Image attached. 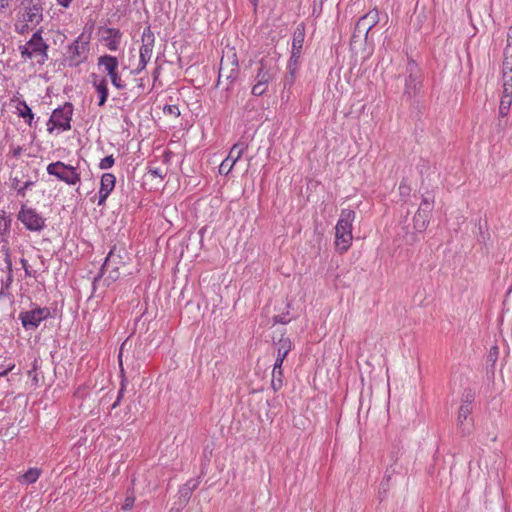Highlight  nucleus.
<instances>
[{"mask_svg":"<svg viewBox=\"0 0 512 512\" xmlns=\"http://www.w3.org/2000/svg\"><path fill=\"white\" fill-rule=\"evenodd\" d=\"M509 73L506 75L505 80L502 84V94L501 97H512V79Z\"/></svg>","mask_w":512,"mask_h":512,"instance_id":"30","label":"nucleus"},{"mask_svg":"<svg viewBox=\"0 0 512 512\" xmlns=\"http://www.w3.org/2000/svg\"><path fill=\"white\" fill-rule=\"evenodd\" d=\"M12 102H17L16 110L19 117L23 118L25 122L31 126L32 122L34 120V113L32 112L31 108L28 106L25 100H20L17 97H14Z\"/></svg>","mask_w":512,"mask_h":512,"instance_id":"21","label":"nucleus"},{"mask_svg":"<svg viewBox=\"0 0 512 512\" xmlns=\"http://www.w3.org/2000/svg\"><path fill=\"white\" fill-rule=\"evenodd\" d=\"M463 403L462 404H469V407H471V404L473 402V395L468 392L464 395Z\"/></svg>","mask_w":512,"mask_h":512,"instance_id":"51","label":"nucleus"},{"mask_svg":"<svg viewBox=\"0 0 512 512\" xmlns=\"http://www.w3.org/2000/svg\"><path fill=\"white\" fill-rule=\"evenodd\" d=\"M114 163L115 159L113 155H108L101 160V162L99 163V168L102 170H106L111 168L114 165Z\"/></svg>","mask_w":512,"mask_h":512,"instance_id":"34","label":"nucleus"},{"mask_svg":"<svg viewBox=\"0 0 512 512\" xmlns=\"http://www.w3.org/2000/svg\"><path fill=\"white\" fill-rule=\"evenodd\" d=\"M399 190H400L401 195H404V194H409L410 189L408 186L401 183L399 186Z\"/></svg>","mask_w":512,"mask_h":512,"instance_id":"56","label":"nucleus"},{"mask_svg":"<svg viewBox=\"0 0 512 512\" xmlns=\"http://www.w3.org/2000/svg\"><path fill=\"white\" fill-rule=\"evenodd\" d=\"M127 258V252L125 251V249L123 247H118L114 245L110 249L108 255L106 256L98 276L94 278L93 284H95L98 281V279H100L103 276L104 272L109 268H111V270L109 271V274L105 279V281L108 282L107 285H110L112 282L117 281L120 277L119 270L122 266L126 264Z\"/></svg>","mask_w":512,"mask_h":512,"instance_id":"2","label":"nucleus"},{"mask_svg":"<svg viewBox=\"0 0 512 512\" xmlns=\"http://www.w3.org/2000/svg\"><path fill=\"white\" fill-rule=\"evenodd\" d=\"M393 472H394V470L390 471L389 468L385 472V475H384L383 480L381 482V487L383 488L384 491H386L388 486H389V481L391 479V475H392Z\"/></svg>","mask_w":512,"mask_h":512,"instance_id":"39","label":"nucleus"},{"mask_svg":"<svg viewBox=\"0 0 512 512\" xmlns=\"http://www.w3.org/2000/svg\"><path fill=\"white\" fill-rule=\"evenodd\" d=\"M251 2L256 5L257 0H251Z\"/></svg>","mask_w":512,"mask_h":512,"instance_id":"64","label":"nucleus"},{"mask_svg":"<svg viewBox=\"0 0 512 512\" xmlns=\"http://www.w3.org/2000/svg\"><path fill=\"white\" fill-rule=\"evenodd\" d=\"M118 357H119V361L121 362V357H122V353L121 352L119 353Z\"/></svg>","mask_w":512,"mask_h":512,"instance_id":"63","label":"nucleus"},{"mask_svg":"<svg viewBox=\"0 0 512 512\" xmlns=\"http://www.w3.org/2000/svg\"><path fill=\"white\" fill-rule=\"evenodd\" d=\"M103 41L110 51H117L121 42L122 33L116 28H104Z\"/></svg>","mask_w":512,"mask_h":512,"instance_id":"19","label":"nucleus"},{"mask_svg":"<svg viewBox=\"0 0 512 512\" xmlns=\"http://www.w3.org/2000/svg\"><path fill=\"white\" fill-rule=\"evenodd\" d=\"M398 453H399V448L397 449V451H392L391 452V459L396 462L398 460Z\"/></svg>","mask_w":512,"mask_h":512,"instance_id":"59","label":"nucleus"},{"mask_svg":"<svg viewBox=\"0 0 512 512\" xmlns=\"http://www.w3.org/2000/svg\"><path fill=\"white\" fill-rule=\"evenodd\" d=\"M5 263H6L8 271L11 272L12 271V262H11V259H10V254H9V249L8 248L6 249V253H5Z\"/></svg>","mask_w":512,"mask_h":512,"instance_id":"47","label":"nucleus"},{"mask_svg":"<svg viewBox=\"0 0 512 512\" xmlns=\"http://www.w3.org/2000/svg\"><path fill=\"white\" fill-rule=\"evenodd\" d=\"M405 87L404 95L409 98L417 96L422 89L423 74L419 65L413 60L409 59L405 69Z\"/></svg>","mask_w":512,"mask_h":512,"instance_id":"4","label":"nucleus"},{"mask_svg":"<svg viewBox=\"0 0 512 512\" xmlns=\"http://www.w3.org/2000/svg\"><path fill=\"white\" fill-rule=\"evenodd\" d=\"M68 56L66 58L70 67H77L87 59L88 42L82 41V36H79L68 46Z\"/></svg>","mask_w":512,"mask_h":512,"instance_id":"12","label":"nucleus"},{"mask_svg":"<svg viewBox=\"0 0 512 512\" xmlns=\"http://www.w3.org/2000/svg\"><path fill=\"white\" fill-rule=\"evenodd\" d=\"M274 320L276 323H281V324H287L290 321V319H288L284 315H277L274 317Z\"/></svg>","mask_w":512,"mask_h":512,"instance_id":"49","label":"nucleus"},{"mask_svg":"<svg viewBox=\"0 0 512 512\" xmlns=\"http://www.w3.org/2000/svg\"><path fill=\"white\" fill-rule=\"evenodd\" d=\"M98 66L104 67L107 76H109L111 83L115 88L121 90L126 87V84L121 79V76L118 72L119 62L115 56L108 54L100 56L98 58Z\"/></svg>","mask_w":512,"mask_h":512,"instance_id":"11","label":"nucleus"},{"mask_svg":"<svg viewBox=\"0 0 512 512\" xmlns=\"http://www.w3.org/2000/svg\"><path fill=\"white\" fill-rule=\"evenodd\" d=\"M323 0H313L312 2V16L319 17L322 13Z\"/></svg>","mask_w":512,"mask_h":512,"instance_id":"37","label":"nucleus"},{"mask_svg":"<svg viewBox=\"0 0 512 512\" xmlns=\"http://www.w3.org/2000/svg\"><path fill=\"white\" fill-rule=\"evenodd\" d=\"M168 113L178 116L180 114L179 108L175 105H168L167 106Z\"/></svg>","mask_w":512,"mask_h":512,"instance_id":"48","label":"nucleus"},{"mask_svg":"<svg viewBox=\"0 0 512 512\" xmlns=\"http://www.w3.org/2000/svg\"><path fill=\"white\" fill-rule=\"evenodd\" d=\"M134 501H135L134 496H132V495L126 496L125 501L122 505V509L125 511L131 510L133 508Z\"/></svg>","mask_w":512,"mask_h":512,"instance_id":"40","label":"nucleus"},{"mask_svg":"<svg viewBox=\"0 0 512 512\" xmlns=\"http://www.w3.org/2000/svg\"><path fill=\"white\" fill-rule=\"evenodd\" d=\"M73 110V105L70 102H66L63 106L56 108L48 121V126L50 123H53L52 127H48V131L51 133L54 127H58L63 131L70 130Z\"/></svg>","mask_w":512,"mask_h":512,"instance_id":"9","label":"nucleus"},{"mask_svg":"<svg viewBox=\"0 0 512 512\" xmlns=\"http://www.w3.org/2000/svg\"><path fill=\"white\" fill-rule=\"evenodd\" d=\"M191 495L192 494L189 487H180L178 491V500L175 502V504H180V508H184L188 504Z\"/></svg>","mask_w":512,"mask_h":512,"instance_id":"27","label":"nucleus"},{"mask_svg":"<svg viewBox=\"0 0 512 512\" xmlns=\"http://www.w3.org/2000/svg\"><path fill=\"white\" fill-rule=\"evenodd\" d=\"M247 148L248 145L245 142H237L232 146L228 156L225 159L233 162V165H235V163L242 157Z\"/></svg>","mask_w":512,"mask_h":512,"instance_id":"25","label":"nucleus"},{"mask_svg":"<svg viewBox=\"0 0 512 512\" xmlns=\"http://www.w3.org/2000/svg\"><path fill=\"white\" fill-rule=\"evenodd\" d=\"M29 24L30 23H26L22 26L21 30H20V33H24L26 32L28 29H29Z\"/></svg>","mask_w":512,"mask_h":512,"instance_id":"62","label":"nucleus"},{"mask_svg":"<svg viewBox=\"0 0 512 512\" xmlns=\"http://www.w3.org/2000/svg\"><path fill=\"white\" fill-rule=\"evenodd\" d=\"M272 378L273 379L283 380V370H282V367H280V368H275V366L273 367Z\"/></svg>","mask_w":512,"mask_h":512,"instance_id":"44","label":"nucleus"},{"mask_svg":"<svg viewBox=\"0 0 512 512\" xmlns=\"http://www.w3.org/2000/svg\"><path fill=\"white\" fill-rule=\"evenodd\" d=\"M36 181H33V180H27L24 182V184L22 186H24V189H31L34 185H35Z\"/></svg>","mask_w":512,"mask_h":512,"instance_id":"55","label":"nucleus"},{"mask_svg":"<svg viewBox=\"0 0 512 512\" xmlns=\"http://www.w3.org/2000/svg\"><path fill=\"white\" fill-rule=\"evenodd\" d=\"M46 170L49 175L55 176L68 185H76L80 182V174L77 172V168L62 161L48 164Z\"/></svg>","mask_w":512,"mask_h":512,"instance_id":"7","label":"nucleus"},{"mask_svg":"<svg viewBox=\"0 0 512 512\" xmlns=\"http://www.w3.org/2000/svg\"><path fill=\"white\" fill-rule=\"evenodd\" d=\"M6 7H8V0H0V10H4Z\"/></svg>","mask_w":512,"mask_h":512,"instance_id":"61","label":"nucleus"},{"mask_svg":"<svg viewBox=\"0 0 512 512\" xmlns=\"http://www.w3.org/2000/svg\"><path fill=\"white\" fill-rule=\"evenodd\" d=\"M41 474V470L38 468L28 469L20 478V481L24 484H32L37 481Z\"/></svg>","mask_w":512,"mask_h":512,"instance_id":"26","label":"nucleus"},{"mask_svg":"<svg viewBox=\"0 0 512 512\" xmlns=\"http://www.w3.org/2000/svg\"><path fill=\"white\" fill-rule=\"evenodd\" d=\"M72 1L73 0H57V3L64 8H68L71 5Z\"/></svg>","mask_w":512,"mask_h":512,"instance_id":"54","label":"nucleus"},{"mask_svg":"<svg viewBox=\"0 0 512 512\" xmlns=\"http://www.w3.org/2000/svg\"><path fill=\"white\" fill-rule=\"evenodd\" d=\"M27 189H24V186L19 187L16 192L19 197L24 198L26 196Z\"/></svg>","mask_w":512,"mask_h":512,"instance_id":"57","label":"nucleus"},{"mask_svg":"<svg viewBox=\"0 0 512 512\" xmlns=\"http://www.w3.org/2000/svg\"><path fill=\"white\" fill-rule=\"evenodd\" d=\"M416 167L421 176V191L425 187L430 186L432 176H435L437 174V169L435 165L431 164L428 160L422 158L419 160Z\"/></svg>","mask_w":512,"mask_h":512,"instance_id":"16","label":"nucleus"},{"mask_svg":"<svg viewBox=\"0 0 512 512\" xmlns=\"http://www.w3.org/2000/svg\"><path fill=\"white\" fill-rule=\"evenodd\" d=\"M20 263L22 265V268L25 270V274L26 276H32L30 270H29V265H28V261L24 258H21L20 259Z\"/></svg>","mask_w":512,"mask_h":512,"instance_id":"46","label":"nucleus"},{"mask_svg":"<svg viewBox=\"0 0 512 512\" xmlns=\"http://www.w3.org/2000/svg\"><path fill=\"white\" fill-rule=\"evenodd\" d=\"M184 487H189L190 490H191V494L193 493V491L197 488L198 486V482L197 481H194V480H190L188 481L186 484L183 485Z\"/></svg>","mask_w":512,"mask_h":512,"instance_id":"50","label":"nucleus"},{"mask_svg":"<svg viewBox=\"0 0 512 512\" xmlns=\"http://www.w3.org/2000/svg\"><path fill=\"white\" fill-rule=\"evenodd\" d=\"M278 67L272 59L262 58L255 75V81L269 84L277 75Z\"/></svg>","mask_w":512,"mask_h":512,"instance_id":"15","label":"nucleus"},{"mask_svg":"<svg viewBox=\"0 0 512 512\" xmlns=\"http://www.w3.org/2000/svg\"><path fill=\"white\" fill-rule=\"evenodd\" d=\"M42 29L36 31L25 45L19 47L20 54L24 59H36L38 64H44L48 59L47 50L49 46L42 38Z\"/></svg>","mask_w":512,"mask_h":512,"instance_id":"3","label":"nucleus"},{"mask_svg":"<svg viewBox=\"0 0 512 512\" xmlns=\"http://www.w3.org/2000/svg\"><path fill=\"white\" fill-rule=\"evenodd\" d=\"M116 183V177L112 173H104L101 177L100 189L98 192V205H104L108 196L113 191Z\"/></svg>","mask_w":512,"mask_h":512,"instance_id":"17","label":"nucleus"},{"mask_svg":"<svg viewBox=\"0 0 512 512\" xmlns=\"http://www.w3.org/2000/svg\"><path fill=\"white\" fill-rule=\"evenodd\" d=\"M233 166H234L233 162H230L229 160L224 159L219 166V173L223 174V175H227L232 170Z\"/></svg>","mask_w":512,"mask_h":512,"instance_id":"35","label":"nucleus"},{"mask_svg":"<svg viewBox=\"0 0 512 512\" xmlns=\"http://www.w3.org/2000/svg\"><path fill=\"white\" fill-rule=\"evenodd\" d=\"M155 42L154 33L150 26L144 28L142 33V45L140 47V58L136 72L143 70L151 59Z\"/></svg>","mask_w":512,"mask_h":512,"instance_id":"13","label":"nucleus"},{"mask_svg":"<svg viewBox=\"0 0 512 512\" xmlns=\"http://www.w3.org/2000/svg\"><path fill=\"white\" fill-rule=\"evenodd\" d=\"M301 54L302 53L300 52L291 51V56L288 60L287 69L299 70Z\"/></svg>","mask_w":512,"mask_h":512,"instance_id":"31","label":"nucleus"},{"mask_svg":"<svg viewBox=\"0 0 512 512\" xmlns=\"http://www.w3.org/2000/svg\"><path fill=\"white\" fill-rule=\"evenodd\" d=\"M234 57H236L235 54H234ZM232 65H233V68L226 75V79L229 81V84L234 83V81L237 79V76H238V60L236 58H234Z\"/></svg>","mask_w":512,"mask_h":512,"instance_id":"33","label":"nucleus"},{"mask_svg":"<svg viewBox=\"0 0 512 512\" xmlns=\"http://www.w3.org/2000/svg\"><path fill=\"white\" fill-rule=\"evenodd\" d=\"M9 181H10L11 189L17 190L19 187H21L20 179L17 176H15V177L10 176Z\"/></svg>","mask_w":512,"mask_h":512,"instance_id":"43","label":"nucleus"},{"mask_svg":"<svg viewBox=\"0 0 512 512\" xmlns=\"http://www.w3.org/2000/svg\"><path fill=\"white\" fill-rule=\"evenodd\" d=\"M283 386V380L273 379L271 380V387L274 391H278Z\"/></svg>","mask_w":512,"mask_h":512,"instance_id":"45","label":"nucleus"},{"mask_svg":"<svg viewBox=\"0 0 512 512\" xmlns=\"http://www.w3.org/2000/svg\"><path fill=\"white\" fill-rule=\"evenodd\" d=\"M508 73L511 75L510 77L512 79V62H510L508 59H505L502 65V80H505V77Z\"/></svg>","mask_w":512,"mask_h":512,"instance_id":"38","label":"nucleus"},{"mask_svg":"<svg viewBox=\"0 0 512 512\" xmlns=\"http://www.w3.org/2000/svg\"><path fill=\"white\" fill-rule=\"evenodd\" d=\"M149 173L155 177L163 178V174L160 168L149 169Z\"/></svg>","mask_w":512,"mask_h":512,"instance_id":"52","label":"nucleus"},{"mask_svg":"<svg viewBox=\"0 0 512 512\" xmlns=\"http://www.w3.org/2000/svg\"><path fill=\"white\" fill-rule=\"evenodd\" d=\"M17 219L31 232H41L46 228V218L38 213L35 208L23 203L17 214Z\"/></svg>","mask_w":512,"mask_h":512,"instance_id":"5","label":"nucleus"},{"mask_svg":"<svg viewBox=\"0 0 512 512\" xmlns=\"http://www.w3.org/2000/svg\"><path fill=\"white\" fill-rule=\"evenodd\" d=\"M298 70L287 69V73L283 79L284 89H290L296 81Z\"/></svg>","mask_w":512,"mask_h":512,"instance_id":"29","label":"nucleus"},{"mask_svg":"<svg viewBox=\"0 0 512 512\" xmlns=\"http://www.w3.org/2000/svg\"><path fill=\"white\" fill-rule=\"evenodd\" d=\"M304 39H305V24L299 23L293 32L291 51L302 53Z\"/></svg>","mask_w":512,"mask_h":512,"instance_id":"23","label":"nucleus"},{"mask_svg":"<svg viewBox=\"0 0 512 512\" xmlns=\"http://www.w3.org/2000/svg\"><path fill=\"white\" fill-rule=\"evenodd\" d=\"M15 367V364L9 365L5 370L0 372V378L6 377L10 371H12Z\"/></svg>","mask_w":512,"mask_h":512,"instance_id":"53","label":"nucleus"},{"mask_svg":"<svg viewBox=\"0 0 512 512\" xmlns=\"http://www.w3.org/2000/svg\"><path fill=\"white\" fill-rule=\"evenodd\" d=\"M421 191H423L422 200L417 212H422L430 216V213L432 212L434 206V194L431 191H429L428 186L422 189Z\"/></svg>","mask_w":512,"mask_h":512,"instance_id":"24","label":"nucleus"},{"mask_svg":"<svg viewBox=\"0 0 512 512\" xmlns=\"http://www.w3.org/2000/svg\"><path fill=\"white\" fill-rule=\"evenodd\" d=\"M379 21V11L376 8L370 10L368 13L362 16L355 24L352 38L355 39L361 36L367 38L369 31L374 26H376L379 23Z\"/></svg>","mask_w":512,"mask_h":512,"instance_id":"14","label":"nucleus"},{"mask_svg":"<svg viewBox=\"0 0 512 512\" xmlns=\"http://www.w3.org/2000/svg\"><path fill=\"white\" fill-rule=\"evenodd\" d=\"M512 105V97H501L499 104V117L505 118L508 116Z\"/></svg>","mask_w":512,"mask_h":512,"instance_id":"28","label":"nucleus"},{"mask_svg":"<svg viewBox=\"0 0 512 512\" xmlns=\"http://www.w3.org/2000/svg\"><path fill=\"white\" fill-rule=\"evenodd\" d=\"M224 76V68H223V61H221V67L219 70V77H218V83H220L221 78Z\"/></svg>","mask_w":512,"mask_h":512,"instance_id":"60","label":"nucleus"},{"mask_svg":"<svg viewBox=\"0 0 512 512\" xmlns=\"http://www.w3.org/2000/svg\"><path fill=\"white\" fill-rule=\"evenodd\" d=\"M292 343L289 338H281L278 342L277 357L275 360V368H280L283 365L285 358L290 352Z\"/></svg>","mask_w":512,"mask_h":512,"instance_id":"22","label":"nucleus"},{"mask_svg":"<svg viewBox=\"0 0 512 512\" xmlns=\"http://www.w3.org/2000/svg\"><path fill=\"white\" fill-rule=\"evenodd\" d=\"M124 390H125V385H124V382L122 381L121 382V387H120V389L118 391L117 399H116V401L113 403V405L111 407L112 409H115L120 404V401H121V399H122V397L124 395Z\"/></svg>","mask_w":512,"mask_h":512,"instance_id":"42","label":"nucleus"},{"mask_svg":"<svg viewBox=\"0 0 512 512\" xmlns=\"http://www.w3.org/2000/svg\"><path fill=\"white\" fill-rule=\"evenodd\" d=\"M499 349L497 346H492L487 355V362L494 365L498 358Z\"/></svg>","mask_w":512,"mask_h":512,"instance_id":"36","label":"nucleus"},{"mask_svg":"<svg viewBox=\"0 0 512 512\" xmlns=\"http://www.w3.org/2000/svg\"><path fill=\"white\" fill-rule=\"evenodd\" d=\"M428 223V215L422 212H416L413 218L412 228H410V225L403 226V234L399 232L398 235L404 238L406 244L412 245L419 240V236L426 230Z\"/></svg>","mask_w":512,"mask_h":512,"instance_id":"8","label":"nucleus"},{"mask_svg":"<svg viewBox=\"0 0 512 512\" xmlns=\"http://www.w3.org/2000/svg\"><path fill=\"white\" fill-rule=\"evenodd\" d=\"M91 78H92L91 83L99 96V100H98L97 104L99 107H102L105 105V103L108 99V96H109L108 81H107L106 77H99L95 73L91 74Z\"/></svg>","mask_w":512,"mask_h":512,"instance_id":"18","label":"nucleus"},{"mask_svg":"<svg viewBox=\"0 0 512 512\" xmlns=\"http://www.w3.org/2000/svg\"><path fill=\"white\" fill-rule=\"evenodd\" d=\"M267 89H268V84L255 81V84L252 87L251 93L254 96H262L263 94L266 93Z\"/></svg>","mask_w":512,"mask_h":512,"instance_id":"32","label":"nucleus"},{"mask_svg":"<svg viewBox=\"0 0 512 512\" xmlns=\"http://www.w3.org/2000/svg\"><path fill=\"white\" fill-rule=\"evenodd\" d=\"M183 508H180V504H175L174 503V506L170 509L169 512H180Z\"/></svg>","mask_w":512,"mask_h":512,"instance_id":"58","label":"nucleus"},{"mask_svg":"<svg viewBox=\"0 0 512 512\" xmlns=\"http://www.w3.org/2000/svg\"><path fill=\"white\" fill-rule=\"evenodd\" d=\"M32 309L21 311L19 313V320L23 328L27 331L36 330L42 321L51 317V310L49 307H40L32 304Z\"/></svg>","mask_w":512,"mask_h":512,"instance_id":"6","label":"nucleus"},{"mask_svg":"<svg viewBox=\"0 0 512 512\" xmlns=\"http://www.w3.org/2000/svg\"><path fill=\"white\" fill-rule=\"evenodd\" d=\"M471 412H472V407H469V404H462L459 408L457 420H458V426L461 430L462 436L469 435L471 432L472 419H470L468 424L466 423Z\"/></svg>","mask_w":512,"mask_h":512,"instance_id":"20","label":"nucleus"},{"mask_svg":"<svg viewBox=\"0 0 512 512\" xmlns=\"http://www.w3.org/2000/svg\"><path fill=\"white\" fill-rule=\"evenodd\" d=\"M22 11V20L37 26L43 20V2L42 0H22L20 4Z\"/></svg>","mask_w":512,"mask_h":512,"instance_id":"10","label":"nucleus"},{"mask_svg":"<svg viewBox=\"0 0 512 512\" xmlns=\"http://www.w3.org/2000/svg\"><path fill=\"white\" fill-rule=\"evenodd\" d=\"M356 213L351 209H342L340 217L335 226V247L343 253L346 252L352 243V224L355 220Z\"/></svg>","mask_w":512,"mask_h":512,"instance_id":"1","label":"nucleus"},{"mask_svg":"<svg viewBox=\"0 0 512 512\" xmlns=\"http://www.w3.org/2000/svg\"><path fill=\"white\" fill-rule=\"evenodd\" d=\"M24 151L23 147L22 146H13V145H10V154L12 155V157L18 159L22 152Z\"/></svg>","mask_w":512,"mask_h":512,"instance_id":"41","label":"nucleus"}]
</instances>
